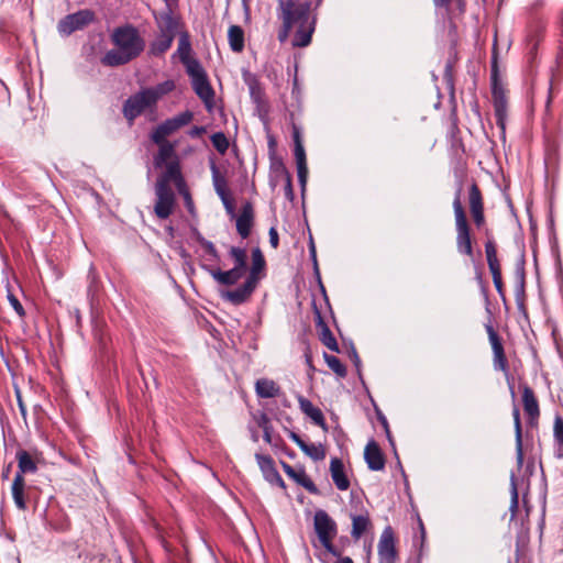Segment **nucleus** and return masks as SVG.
I'll use <instances>...</instances> for the list:
<instances>
[{
    "mask_svg": "<svg viewBox=\"0 0 563 563\" xmlns=\"http://www.w3.org/2000/svg\"><path fill=\"white\" fill-rule=\"evenodd\" d=\"M277 16L282 21L278 41L284 43L295 29L291 44L306 47L311 43L316 30L317 16L311 14V2L300 0H278Z\"/></svg>",
    "mask_w": 563,
    "mask_h": 563,
    "instance_id": "f257e3e1",
    "label": "nucleus"
},
{
    "mask_svg": "<svg viewBox=\"0 0 563 563\" xmlns=\"http://www.w3.org/2000/svg\"><path fill=\"white\" fill-rule=\"evenodd\" d=\"M112 48L100 59L107 67H120L139 58L146 47V42L139 29L130 23L117 26L110 34Z\"/></svg>",
    "mask_w": 563,
    "mask_h": 563,
    "instance_id": "f03ea898",
    "label": "nucleus"
},
{
    "mask_svg": "<svg viewBox=\"0 0 563 563\" xmlns=\"http://www.w3.org/2000/svg\"><path fill=\"white\" fill-rule=\"evenodd\" d=\"M191 54L192 47L189 33L187 31L179 32L178 47L173 57L178 56L191 79L194 91L210 111L213 108L214 90L201 63L192 57Z\"/></svg>",
    "mask_w": 563,
    "mask_h": 563,
    "instance_id": "7ed1b4c3",
    "label": "nucleus"
},
{
    "mask_svg": "<svg viewBox=\"0 0 563 563\" xmlns=\"http://www.w3.org/2000/svg\"><path fill=\"white\" fill-rule=\"evenodd\" d=\"M463 183L459 181L453 199V210L456 230V250L470 258L474 256L471 227L462 203Z\"/></svg>",
    "mask_w": 563,
    "mask_h": 563,
    "instance_id": "20e7f679",
    "label": "nucleus"
},
{
    "mask_svg": "<svg viewBox=\"0 0 563 563\" xmlns=\"http://www.w3.org/2000/svg\"><path fill=\"white\" fill-rule=\"evenodd\" d=\"M157 102V93L153 89H142L131 95L122 107V114L130 125L134 120L143 114L147 109L154 107Z\"/></svg>",
    "mask_w": 563,
    "mask_h": 563,
    "instance_id": "39448f33",
    "label": "nucleus"
},
{
    "mask_svg": "<svg viewBox=\"0 0 563 563\" xmlns=\"http://www.w3.org/2000/svg\"><path fill=\"white\" fill-rule=\"evenodd\" d=\"M492 99L496 124L500 129L501 135L506 134V121L508 117V99L507 91L499 79L497 67L494 65L492 69Z\"/></svg>",
    "mask_w": 563,
    "mask_h": 563,
    "instance_id": "423d86ee",
    "label": "nucleus"
},
{
    "mask_svg": "<svg viewBox=\"0 0 563 563\" xmlns=\"http://www.w3.org/2000/svg\"><path fill=\"white\" fill-rule=\"evenodd\" d=\"M314 530L322 547L333 556H340V550L333 545L332 539L338 532L335 521L327 511L320 509L314 514Z\"/></svg>",
    "mask_w": 563,
    "mask_h": 563,
    "instance_id": "0eeeda50",
    "label": "nucleus"
},
{
    "mask_svg": "<svg viewBox=\"0 0 563 563\" xmlns=\"http://www.w3.org/2000/svg\"><path fill=\"white\" fill-rule=\"evenodd\" d=\"M487 241L485 242V254L487 265L493 277V283L498 292L500 299L506 302V294L504 289V283L501 277V267L497 256V245L492 233L486 230Z\"/></svg>",
    "mask_w": 563,
    "mask_h": 563,
    "instance_id": "6e6552de",
    "label": "nucleus"
},
{
    "mask_svg": "<svg viewBox=\"0 0 563 563\" xmlns=\"http://www.w3.org/2000/svg\"><path fill=\"white\" fill-rule=\"evenodd\" d=\"M95 20V13L89 9L79 10L67 14L57 24V31L62 36H69L76 31L85 29Z\"/></svg>",
    "mask_w": 563,
    "mask_h": 563,
    "instance_id": "1a4fd4ad",
    "label": "nucleus"
},
{
    "mask_svg": "<svg viewBox=\"0 0 563 563\" xmlns=\"http://www.w3.org/2000/svg\"><path fill=\"white\" fill-rule=\"evenodd\" d=\"M523 411L527 416V423L531 428L537 427L540 418V406L533 389L527 384H520Z\"/></svg>",
    "mask_w": 563,
    "mask_h": 563,
    "instance_id": "9d476101",
    "label": "nucleus"
},
{
    "mask_svg": "<svg viewBox=\"0 0 563 563\" xmlns=\"http://www.w3.org/2000/svg\"><path fill=\"white\" fill-rule=\"evenodd\" d=\"M156 202L154 206V212L157 218L165 220L174 211L175 207V194L172 188H166L164 185L155 186Z\"/></svg>",
    "mask_w": 563,
    "mask_h": 563,
    "instance_id": "9b49d317",
    "label": "nucleus"
},
{
    "mask_svg": "<svg viewBox=\"0 0 563 563\" xmlns=\"http://www.w3.org/2000/svg\"><path fill=\"white\" fill-rule=\"evenodd\" d=\"M243 80L249 88L251 100L256 106V109L266 113L268 102L258 77L249 70H244Z\"/></svg>",
    "mask_w": 563,
    "mask_h": 563,
    "instance_id": "f8f14e48",
    "label": "nucleus"
},
{
    "mask_svg": "<svg viewBox=\"0 0 563 563\" xmlns=\"http://www.w3.org/2000/svg\"><path fill=\"white\" fill-rule=\"evenodd\" d=\"M470 211L477 229L485 225L484 200L482 191L475 181H472L468 188Z\"/></svg>",
    "mask_w": 563,
    "mask_h": 563,
    "instance_id": "ddd939ff",
    "label": "nucleus"
},
{
    "mask_svg": "<svg viewBox=\"0 0 563 563\" xmlns=\"http://www.w3.org/2000/svg\"><path fill=\"white\" fill-rule=\"evenodd\" d=\"M377 548L379 563H397L398 553L396 550L394 532L390 527L384 529Z\"/></svg>",
    "mask_w": 563,
    "mask_h": 563,
    "instance_id": "4468645a",
    "label": "nucleus"
},
{
    "mask_svg": "<svg viewBox=\"0 0 563 563\" xmlns=\"http://www.w3.org/2000/svg\"><path fill=\"white\" fill-rule=\"evenodd\" d=\"M170 183H174L177 189H184L186 185L178 158L172 159L165 165V170L157 178L155 186L164 185V187L170 188Z\"/></svg>",
    "mask_w": 563,
    "mask_h": 563,
    "instance_id": "2eb2a0df",
    "label": "nucleus"
},
{
    "mask_svg": "<svg viewBox=\"0 0 563 563\" xmlns=\"http://www.w3.org/2000/svg\"><path fill=\"white\" fill-rule=\"evenodd\" d=\"M255 459L265 481H267L271 485H276L285 489L286 484L277 471L273 457L271 455L256 454Z\"/></svg>",
    "mask_w": 563,
    "mask_h": 563,
    "instance_id": "dca6fc26",
    "label": "nucleus"
},
{
    "mask_svg": "<svg viewBox=\"0 0 563 563\" xmlns=\"http://www.w3.org/2000/svg\"><path fill=\"white\" fill-rule=\"evenodd\" d=\"M256 286L257 284L253 283V279L250 280L246 278L240 287L222 291L221 297L234 306H240L250 299Z\"/></svg>",
    "mask_w": 563,
    "mask_h": 563,
    "instance_id": "f3484780",
    "label": "nucleus"
},
{
    "mask_svg": "<svg viewBox=\"0 0 563 563\" xmlns=\"http://www.w3.org/2000/svg\"><path fill=\"white\" fill-rule=\"evenodd\" d=\"M364 460L371 471H383L385 467V456L374 439H371L364 449Z\"/></svg>",
    "mask_w": 563,
    "mask_h": 563,
    "instance_id": "a211bd4d",
    "label": "nucleus"
},
{
    "mask_svg": "<svg viewBox=\"0 0 563 563\" xmlns=\"http://www.w3.org/2000/svg\"><path fill=\"white\" fill-rule=\"evenodd\" d=\"M314 321L316 327L319 331V339L322 342L323 345H325L329 350L332 352L339 353V344L336 342L335 336L331 332L330 328L323 320L320 310L314 306Z\"/></svg>",
    "mask_w": 563,
    "mask_h": 563,
    "instance_id": "6ab92c4d",
    "label": "nucleus"
},
{
    "mask_svg": "<svg viewBox=\"0 0 563 563\" xmlns=\"http://www.w3.org/2000/svg\"><path fill=\"white\" fill-rule=\"evenodd\" d=\"M154 19L158 32L176 36L179 26V20L173 14L170 8H166L161 13H154Z\"/></svg>",
    "mask_w": 563,
    "mask_h": 563,
    "instance_id": "aec40b11",
    "label": "nucleus"
},
{
    "mask_svg": "<svg viewBox=\"0 0 563 563\" xmlns=\"http://www.w3.org/2000/svg\"><path fill=\"white\" fill-rule=\"evenodd\" d=\"M330 473L331 478L335 485V487L345 492L350 487V479L347 478L344 470V464L342 460L339 457H332L330 462Z\"/></svg>",
    "mask_w": 563,
    "mask_h": 563,
    "instance_id": "412c9836",
    "label": "nucleus"
},
{
    "mask_svg": "<svg viewBox=\"0 0 563 563\" xmlns=\"http://www.w3.org/2000/svg\"><path fill=\"white\" fill-rule=\"evenodd\" d=\"M298 402H299V407H300L301 411L307 417H309L314 424L322 428L323 431H328V426H327V422H325V419H324V416H323L321 409L313 406V404L309 399H307L302 396L298 397Z\"/></svg>",
    "mask_w": 563,
    "mask_h": 563,
    "instance_id": "4be33fe9",
    "label": "nucleus"
},
{
    "mask_svg": "<svg viewBox=\"0 0 563 563\" xmlns=\"http://www.w3.org/2000/svg\"><path fill=\"white\" fill-rule=\"evenodd\" d=\"M512 418L515 428L516 461L518 468H521L523 465L522 427L520 420V410L516 404H514L512 407Z\"/></svg>",
    "mask_w": 563,
    "mask_h": 563,
    "instance_id": "5701e85b",
    "label": "nucleus"
},
{
    "mask_svg": "<svg viewBox=\"0 0 563 563\" xmlns=\"http://www.w3.org/2000/svg\"><path fill=\"white\" fill-rule=\"evenodd\" d=\"M290 177L291 175L287 170L282 157L269 159V184L273 188Z\"/></svg>",
    "mask_w": 563,
    "mask_h": 563,
    "instance_id": "b1692460",
    "label": "nucleus"
},
{
    "mask_svg": "<svg viewBox=\"0 0 563 563\" xmlns=\"http://www.w3.org/2000/svg\"><path fill=\"white\" fill-rule=\"evenodd\" d=\"M253 206L250 202H246L242 207L241 214L236 219V231L242 239H246L250 235L253 225Z\"/></svg>",
    "mask_w": 563,
    "mask_h": 563,
    "instance_id": "393cba45",
    "label": "nucleus"
},
{
    "mask_svg": "<svg viewBox=\"0 0 563 563\" xmlns=\"http://www.w3.org/2000/svg\"><path fill=\"white\" fill-rule=\"evenodd\" d=\"M211 169L216 192L221 198L228 212H233V206L227 188V180L219 175V170L214 164H212Z\"/></svg>",
    "mask_w": 563,
    "mask_h": 563,
    "instance_id": "a878e982",
    "label": "nucleus"
},
{
    "mask_svg": "<svg viewBox=\"0 0 563 563\" xmlns=\"http://www.w3.org/2000/svg\"><path fill=\"white\" fill-rule=\"evenodd\" d=\"M174 35L158 32L155 38L150 43L148 55L158 57L165 54L173 45Z\"/></svg>",
    "mask_w": 563,
    "mask_h": 563,
    "instance_id": "bb28decb",
    "label": "nucleus"
},
{
    "mask_svg": "<svg viewBox=\"0 0 563 563\" xmlns=\"http://www.w3.org/2000/svg\"><path fill=\"white\" fill-rule=\"evenodd\" d=\"M255 393L260 398H275L282 394V388L273 379L258 378L255 382Z\"/></svg>",
    "mask_w": 563,
    "mask_h": 563,
    "instance_id": "cd10ccee",
    "label": "nucleus"
},
{
    "mask_svg": "<svg viewBox=\"0 0 563 563\" xmlns=\"http://www.w3.org/2000/svg\"><path fill=\"white\" fill-rule=\"evenodd\" d=\"M15 459L18 461V472L15 475L23 477L24 474L37 472V464L26 450L20 449L15 454Z\"/></svg>",
    "mask_w": 563,
    "mask_h": 563,
    "instance_id": "c85d7f7f",
    "label": "nucleus"
},
{
    "mask_svg": "<svg viewBox=\"0 0 563 563\" xmlns=\"http://www.w3.org/2000/svg\"><path fill=\"white\" fill-rule=\"evenodd\" d=\"M208 272L211 274L216 282L225 286L235 285L238 280H240L244 275V273H241L235 268H231L229 271L208 268Z\"/></svg>",
    "mask_w": 563,
    "mask_h": 563,
    "instance_id": "c756f323",
    "label": "nucleus"
},
{
    "mask_svg": "<svg viewBox=\"0 0 563 563\" xmlns=\"http://www.w3.org/2000/svg\"><path fill=\"white\" fill-rule=\"evenodd\" d=\"M266 262L260 247L252 250V266L247 279L257 284L260 280V274L265 269Z\"/></svg>",
    "mask_w": 563,
    "mask_h": 563,
    "instance_id": "7c9ffc66",
    "label": "nucleus"
},
{
    "mask_svg": "<svg viewBox=\"0 0 563 563\" xmlns=\"http://www.w3.org/2000/svg\"><path fill=\"white\" fill-rule=\"evenodd\" d=\"M24 490H25L24 477H22L20 475H15L13 483H12L11 493H12V498H13L14 505L20 510L26 509Z\"/></svg>",
    "mask_w": 563,
    "mask_h": 563,
    "instance_id": "2f4dec72",
    "label": "nucleus"
},
{
    "mask_svg": "<svg viewBox=\"0 0 563 563\" xmlns=\"http://www.w3.org/2000/svg\"><path fill=\"white\" fill-rule=\"evenodd\" d=\"M553 445L554 456L559 460L563 459V418L559 415L553 421Z\"/></svg>",
    "mask_w": 563,
    "mask_h": 563,
    "instance_id": "473e14b6",
    "label": "nucleus"
},
{
    "mask_svg": "<svg viewBox=\"0 0 563 563\" xmlns=\"http://www.w3.org/2000/svg\"><path fill=\"white\" fill-rule=\"evenodd\" d=\"M230 48L235 53L244 49V31L240 25H231L228 31Z\"/></svg>",
    "mask_w": 563,
    "mask_h": 563,
    "instance_id": "72a5a7b5",
    "label": "nucleus"
},
{
    "mask_svg": "<svg viewBox=\"0 0 563 563\" xmlns=\"http://www.w3.org/2000/svg\"><path fill=\"white\" fill-rule=\"evenodd\" d=\"M352 519V531L351 536L353 539L358 540L371 526L369 516L365 515H351Z\"/></svg>",
    "mask_w": 563,
    "mask_h": 563,
    "instance_id": "f704fd0d",
    "label": "nucleus"
},
{
    "mask_svg": "<svg viewBox=\"0 0 563 563\" xmlns=\"http://www.w3.org/2000/svg\"><path fill=\"white\" fill-rule=\"evenodd\" d=\"M176 157L175 147L172 143L161 144L157 154L154 156V165L161 168Z\"/></svg>",
    "mask_w": 563,
    "mask_h": 563,
    "instance_id": "c9c22d12",
    "label": "nucleus"
},
{
    "mask_svg": "<svg viewBox=\"0 0 563 563\" xmlns=\"http://www.w3.org/2000/svg\"><path fill=\"white\" fill-rule=\"evenodd\" d=\"M230 257L234 262L233 268L240 271L241 273L246 272V263H247V254L246 251L242 247L232 246L229 251Z\"/></svg>",
    "mask_w": 563,
    "mask_h": 563,
    "instance_id": "e433bc0d",
    "label": "nucleus"
},
{
    "mask_svg": "<svg viewBox=\"0 0 563 563\" xmlns=\"http://www.w3.org/2000/svg\"><path fill=\"white\" fill-rule=\"evenodd\" d=\"M323 358L329 368L333 371L340 378H344L346 376V367L336 356L323 353Z\"/></svg>",
    "mask_w": 563,
    "mask_h": 563,
    "instance_id": "4c0bfd02",
    "label": "nucleus"
},
{
    "mask_svg": "<svg viewBox=\"0 0 563 563\" xmlns=\"http://www.w3.org/2000/svg\"><path fill=\"white\" fill-rule=\"evenodd\" d=\"M294 481L302 486L308 493L312 494V495H318L319 494V489L318 487L316 486V484L312 482V479L307 475V473L305 472V470H300L298 471V474L296 475V477L294 478Z\"/></svg>",
    "mask_w": 563,
    "mask_h": 563,
    "instance_id": "58836bf2",
    "label": "nucleus"
},
{
    "mask_svg": "<svg viewBox=\"0 0 563 563\" xmlns=\"http://www.w3.org/2000/svg\"><path fill=\"white\" fill-rule=\"evenodd\" d=\"M485 330L487 332L488 340L492 345V350L493 351L503 350L504 349L503 340L499 336V334L497 333V331L494 329V325L490 320L485 324Z\"/></svg>",
    "mask_w": 563,
    "mask_h": 563,
    "instance_id": "ea45409f",
    "label": "nucleus"
},
{
    "mask_svg": "<svg viewBox=\"0 0 563 563\" xmlns=\"http://www.w3.org/2000/svg\"><path fill=\"white\" fill-rule=\"evenodd\" d=\"M493 367L497 372H506L509 368L505 349L493 351Z\"/></svg>",
    "mask_w": 563,
    "mask_h": 563,
    "instance_id": "a19ab883",
    "label": "nucleus"
},
{
    "mask_svg": "<svg viewBox=\"0 0 563 563\" xmlns=\"http://www.w3.org/2000/svg\"><path fill=\"white\" fill-rule=\"evenodd\" d=\"M518 503H519L518 488H517L515 476L512 475L511 484H510V506H509V511L511 514L510 520H514L515 517L517 516Z\"/></svg>",
    "mask_w": 563,
    "mask_h": 563,
    "instance_id": "79ce46f5",
    "label": "nucleus"
},
{
    "mask_svg": "<svg viewBox=\"0 0 563 563\" xmlns=\"http://www.w3.org/2000/svg\"><path fill=\"white\" fill-rule=\"evenodd\" d=\"M302 452L313 461H322L325 457V450L322 444H306Z\"/></svg>",
    "mask_w": 563,
    "mask_h": 563,
    "instance_id": "37998d69",
    "label": "nucleus"
},
{
    "mask_svg": "<svg viewBox=\"0 0 563 563\" xmlns=\"http://www.w3.org/2000/svg\"><path fill=\"white\" fill-rule=\"evenodd\" d=\"M210 139L212 145L220 154H224L228 151L229 140L223 132H216L211 135Z\"/></svg>",
    "mask_w": 563,
    "mask_h": 563,
    "instance_id": "c03bdc74",
    "label": "nucleus"
},
{
    "mask_svg": "<svg viewBox=\"0 0 563 563\" xmlns=\"http://www.w3.org/2000/svg\"><path fill=\"white\" fill-rule=\"evenodd\" d=\"M457 59V53L454 51L450 58L446 60L445 63V67H444V74H443V77H444V80L446 81V84L453 89V68H454V64Z\"/></svg>",
    "mask_w": 563,
    "mask_h": 563,
    "instance_id": "a18cd8bd",
    "label": "nucleus"
},
{
    "mask_svg": "<svg viewBox=\"0 0 563 563\" xmlns=\"http://www.w3.org/2000/svg\"><path fill=\"white\" fill-rule=\"evenodd\" d=\"M7 299H8L9 303L11 305V307L13 308V310L15 311V313L20 318H24L25 310H24L22 303L16 298V296L12 292L9 284L7 285Z\"/></svg>",
    "mask_w": 563,
    "mask_h": 563,
    "instance_id": "49530a36",
    "label": "nucleus"
},
{
    "mask_svg": "<svg viewBox=\"0 0 563 563\" xmlns=\"http://www.w3.org/2000/svg\"><path fill=\"white\" fill-rule=\"evenodd\" d=\"M177 125V128L185 126L189 124L194 119V113L189 110L178 113L177 115L172 118Z\"/></svg>",
    "mask_w": 563,
    "mask_h": 563,
    "instance_id": "de8ad7c7",
    "label": "nucleus"
},
{
    "mask_svg": "<svg viewBox=\"0 0 563 563\" xmlns=\"http://www.w3.org/2000/svg\"><path fill=\"white\" fill-rule=\"evenodd\" d=\"M175 88V82L173 80H166L162 84H158L155 88H152L157 93V100Z\"/></svg>",
    "mask_w": 563,
    "mask_h": 563,
    "instance_id": "09e8293b",
    "label": "nucleus"
},
{
    "mask_svg": "<svg viewBox=\"0 0 563 563\" xmlns=\"http://www.w3.org/2000/svg\"><path fill=\"white\" fill-rule=\"evenodd\" d=\"M166 136H167V134H165V132L163 131V128H161V125H157L151 134V140L155 144L161 145V144L169 143L168 141H166Z\"/></svg>",
    "mask_w": 563,
    "mask_h": 563,
    "instance_id": "8fccbe9b",
    "label": "nucleus"
},
{
    "mask_svg": "<svg viewBox=\"0 0 563 563\" xmlns=\"http://www.w3.org/2000/svg\"><path fill=\"white\" fill-rule=\"evenodd\" d=\"M376 411H377V419L380 422V424L383 426L389 443L393 446H395V442L393 440V437H391V433H390V430H389V424H388L387 418L385 417V415L380 410L377 409Z\"/></svg>",
    "mask_w": 563,
    "mask_h": 563,
    "instance_id": "3c124183",
    "label": "nucleus"
},
{
    "mask_svg": "<svg viewBox=\"0 0 563 563\" xmlns=\"http://www.w3.org/2000/svg\"><path fill=\"white\" fill-rule=\"evenodd\" d=\"M294 155L297 165H307L306 152L302 144H297V146H295Z\"/></svg>",
    "mask_w": 563,
    "mask_h": 563,
    "instance_id": "603ef678",
    "label": "nucleus"
},
{
    "mask_svg": "<svg viewBox=\"0 0 563 563\" xmlns=\"http://www.w3.org/2000/svg\"><path fill=\"white\" fill-rule=\"evenodd\" d=\"M177 190L184 197L187 210L190 213H192L194 212V201H192L191 195L187 188V185H185L184 189H177Z\"/></svg>",
    "mask_w": 563,
    "mask_h": 563,
    "instance_id": "864d4df0",
    "label": "nucleus"
},
{
    "mask_svg": "<svg viewBox=\"0 0 563 563\" xmlns=\"http://www.w3.org/2000/svg\"><path fill=\"white\" fill-rule=\"evenodd\" d=\"M297 176H298V181H299L302 190H305L307 177H308L307 165H297Z\"/></svg>",
    "mask_w": 563,
    "mask_h": 563,
    "instance_id": "5fc2aeb1",
    "label": "nucleus"
},
{
    "mask_svg": "<svg viewBox=\"0 0 563 563\" xmlns=\"http://www.w3.org/2000/svg\"><path fill=\"white\" fill-rule=\"evenodd\" d=\"M505 376V379H506V383L508 385V389H509V393H510V396L511 398L515 400L516 398V393H515V377L514 375L510 373V368H507L506 372H501Z\"/></svg>",
    "mask_w": 563,
    "mask_h": 563,
    "instance_id": "6e6d98bb",
    "label": "nucleus"
},
{
    "mask_svg": "<svg viewBox=\"0 0 563 563\" xmlns=\"http://www.w3.org/2000/svg\"><path fill=\"white\" fill-rule=\"evenodd\" d=\"M256 423L257 426L264 431V430H268V429H273L272 427V423H271V419L268 418V416L265 413V412H261L257 417H256Z\"/></svg>",
    "mask_w": 563,
    "mask_h": 563,
    "instance_id": "4d7b16f0",
    "label": "nucleus"
},
{
    "mask_svg": "<svg viewBox=\"0 0 563 563\" xmlns=\"http://www.w3.org/2000/svg\"><path fill=\"white\" fill-rule=\"evenodd\" d=\"M516 300L519 306H523V296H525V280L517 282L516 284Z\"/></svg>",
    "mask_w": 563,
    "mask_h": 563,
    "instance_id": "13d9d810",
    "label": "nucleus"
},
{
    "mask_svg": "<svg viewBox=\"0 0 563 563\" xmlns=\"http://www.w3.org/2000/svg\"><path fill=\"white\" fill-rule=\"evenodd\" d=\"M161 128H163V131L165 132V134L169 135L172 134L173 132H175L176 130H178L177 125L175 124L174 120L170 118V119H167L165 120L164 122H162L161 124Z\"/></svg>",
    "mask_w": 563,
    "mask_h": 563,
    "instance_id": "bf43d9fd",
    "label": "nucleus"
},
{
    "mask_svg": "<svg viewBox=\"0 0 563 563\" xmlns=\"http://www.w3.org/2000/svg\"><path fill=\"white\" fill-rule=\"evenodd\" d=\"M283 184H284L285 197L289 201H292L294 198H295V195H294V189H292L291 177L286 179V180H284Z\"/></svg>",
    "mask_w": 563,
    "mask_h": 563,
    "instance_id": "052dcab7",
    "label": "nucleus"
},
{
    "mask_svg": "<svg viewBox=\"0 0 563 563\" xmlns=\"http://www.w3.org/2000/svg\"><path fill=\"white\" fill-rule=\"evenodd\" d=\"M309 255L313 263L314 269L318 271L317 251H316L314 241L311 235L309 238Z\"/></svg>",
    "mask_w": 563,
    "mask_h": 563,
    "instance_id": "680f3d73",
    "label": "nucleus"
},
{
    "mask_svg": "<svg viewBox=\"0 0 563 563\" xmlns=\"http://www.w3.org/2000/svg\"><path fill=\"white\" fill-rule=\"evenodd\" d=\"M267 145H268V157L269 159H273V157H279L276 153V140L273 135H269L268 136V141H267Z\"/></svg>",
    "mask_w": 563,
    "mask_h": 563,
    "instance_id": "e2e57ef3",
    "label": "nucleus"
},
{
    "mask_svg": "<svg viewBox=\"0 0 563 563\" xmlns=\"http://www.w3.org/2000/svg\"><path fill=\"white\" fill-rule=\"evenodd\" d=\"M268 235H269V243H271L272 247L277 249L279 245V238H278L277 230L274 227H272L269 229Z\"/></svg>",
    "mask_w": 563,
    "mask_h": 563,
    "instance_id": "0e129e2a",
    "label": "nucleus"
},
{
    "mask_svg": "<svg viewBox=\"0 0 563 563\" xmlns=\"http://www.w3.org/2000/svg\"><path fill=\"white\" fill-rule=\"evenodd\" d=\"M202 247L213 258H218L219 257L218 251H217V249H216V246H214V244L212 242H210V241L203 242Z\"/></svg>",
    "mask_w": 563,
    "mask_h": 563,
    "instance_id": "69168bd1",
    "label": "nucleus"
},
{
    "mask_svg": "<svg viewBox=\"0 0 563 563\" xmlns=\"http://www.w3.org/2000/svg\"><path fill=\"white\" fill-rule=\"evenodd\" d=\"M351 358L353 361L354 366L356 367L358 375H361V358L357 354L356 349L353 345L351 349Z\"/></svg>",
    "mask_w": 563,
    "mask_h": 563,
    "instance_id": "338daca9",
    "label": "nucleus"
},
{
    "mask_svg": "<svg viewBox=\"0 0 563 563\" xmlns=\"http://www.w3.org/2000/svg\"><path fill=\"white\" fill-rule=\"evenodd\" d=\"M282 467L284 470V472L290 477V478H295L296 475L298 474V472L291 466L289 465L288 463L286 462H282Z\"/></svg>",
    "mask_w": 563,
    "mask_h": 563,
    "instance_id": "774afa93",
    "label": "nucleus"
}]
</instances>
